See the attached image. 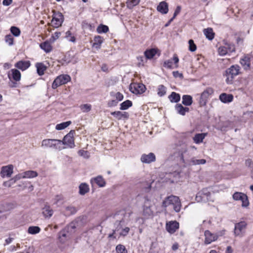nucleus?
Here are the masks:
<instances>
[{
	"label": "nucleus",
	"mask_w": 253,
	"mask_h": 253,
	"mask_svg": "<svg viewBox=\"0 0 253 253\" xmlns=\"http://www.w3.org/2000/svg\"><path fill=\"white\" fill-rule=\"evenodd\" d=\"M240 70V67L237 64L233 65L227 68L223 74V76L226 77V83L228 84H232L235 77L241 73Z\"/></svg>",
	"instance_id": "f257e3e1"
},
{
	"label": "nucleus",
	"mask_w": 253,
	"mask_h": 253,
	"mask_svg": "<svg viewBox=\"0 0 253 253\" xmlns=\"http://www.w3.org/2000/svg\"><path fill=\"white\" fill-rule=\"evenodd\" d=\"M124 221H116L115 223V229L113 230L112 234L108 236L109 238H116L117 236H126L128 233L130 229L129 227H125L124 225Z\"/></svg>",
	"instance_id": "f03ea898"
},
{
	"label": "nucleus",
	"mask_w": 253,
	"mask_h": 253,
	"mask_svg": "<svg viewBox=\"0 0 253 253\" xmlns=\"http://www.w3.org/2000/svg\"><path fill=\"white\" fill-rule=\"evenodd\" d=\"M169 205L173 206V209L176 212H179L181 209V203L178 197L173 195L167 197L163 202V207L166 208Z\"/></svg>",
	"instance_id": "7ed1b4c3"
},
{
	"label": "nucleus",
	"mask_w": 253,
	"mask_h": 253,
	"mask_svg": "<svg viewBox=\"0 0 253 253\" xmlns=\"http://www.w3.org/2000/svg\"><path fill=\"white\" fill-rule=\"evenodd\" d=\"M62 141L55 139H45L42 141L41 146L45 148H52L56 150H61Z\"/></svg>",
	"instance_id": "20e7f679"
},
{
	"label": "nucleus",
	"mask_w": 253,
	"mask_h": 253,
	"mask_svg": "<svg viewBox=\"0 0 253 253\" xmlns=\"http://www.w3.org/2000/svg\"><path fill=\"white\" fill-rule=\"evenodd\" d=\"M187 152V150L185 149L180 155V160L182 162L186 165L194 166V165H204L206 163V160L205 159H197L196 157H193L190 160H186L184 159V154Z\"/></svg>",
	"instance_id": "39448f33"
},
{
	"label": "nucleus",
	"mask_w": 253,
	"mask_h": 253,
	"mask_svg": "<svg viewBox=\"0 0 253 253\" xmlns=\"http://www.w3.org/2000/svg\"><path fill=\"white\" fill-rule=\"evenodd\" d=\"M70 80L71 78L68 75H60L54 80L52 84V87L53 89H56L58 86L67 83Z\"/></svg>",
	"instance_id": "423d86ee"
},
{
	"label": "nucleus",
	"mask_w": 253,
	"mask_h": 253,
	"mask_svg": "<svg viewBox=\"0 0 253 253\" xmlns=\"http://www.w3.org/2000/svg\"><path fill=\"white\" fill-rule=\"evenodd\" d=\"M129 89L133 94H141L145 91L146 88L143 84L132 83L130 84Z\"/></svg>",
	"instance_id": "0eeeda50"
},
{
	"label": "nucleus",
	"mask_w": 253,
	"mask_h": 253,
	"mask_svg": "<svg viewBox=\"0 0 253 253\" xmlns=\"http://www.w3.org/2000/svg\"><path fill=\"white\" fill-rule=\"evenodd\" d=\"M211 195L207 189H203L197 194L196 199L198 202H207L211 200Z\"/></svg>",
	"instance_id": "6e6552de"
},
{
	"label": "nucleus",
	"mask_w": 253,
	"mask_h": 253,
	"mask_svg": "<svg viewBox=\"0 0 253 253\" xmlns=\"http://www.w3.org/2000/svg\"><path fill=\"white\" fill-rule=\"evenodd\" d=\"M75 133V130H71L64 137L63 140L62 141V144L66 145L70 148H74L75 146L73 137Z\"/></svg>",
	"instance_id": "1a4fd4ad"
},
{
	"label": "nucleus",
	"mask_w": 253,
	"mask_h": 253,
	"mask_svg": "<svg viewBox=\"0 0 253 253\" xmlns=\"http://www.w3.org/2000/svg\"><path fill=\"white\" fill-rule=\"evenodd\" d=\"M64 21V16L59 12H53V17L51 21L52 26L55 28H58L62 25Z\"/></svg>",
	"instance_id": "9d476101"
},
{
	"label": "nucleus",
	"mask_w": 253,
	"mask_h": 253,
	"mask_svg": "<svg viewBox=\"0 0 253 253\" xmlns=\"http://www.w3.org/2000/svg\"><path fill=\"white\" fill-rule=\"evenodd\" d=\"M232 197L233 199L235 201H241L243 207H247L249 205L248 198L246 194L241 192H236L234 193Z\"/></svg>",
	"instance_id": "9b49d317"
},
{
	"label": "nucleus",
	"mask_w": 253,
	"mask_h": 253,
	"mask_svg": "<svg viewBox=\"0 0 253 253\" xmlns=\"http://www.w3.org/2000/svg\"><path fill=\"white\" fill-rule=\"evenodd\" d=\"M247 225L245 221H241L236 223L234 227V235L236 236H242L245 232Z\"/></svg>",
	"instance_id": "f8f14e48"
},
{
	"label": "nucleus",
	"mask_w": 253,
	"mask_h": 253,
	"mask_svg": "<svg viewBox=\"0 0 253 253\" xmlns=\"http://www.w3.org/2000/svg\"><path fill=\"white\" fill-rule=\"evenodd\" d=\"M251 63H253V56L251 55H246L240 60V63L245 70H249Z\"/></svg>",
	"instance_id": "ddd939ff"
},
{
	"label": "nucleus",
	"mask_w": 253,
	"mask_h": 253,
	"mask_svg": "<svg viewBox=\"0 0 253 253\" xmlns=\"http://www.w3.org/2000/svg\"><path fill=\"white\" fill-rule=\"evenodd\" d=\"M179 58L176 54H174L172 60L169 59L166 60L164 63V66L169 69L178 67V63Z\"/></svg>",
	"instance_id": "4468645a"
},
{
	"label": "nucleus",
	"mask_w": 253,
	"mask_h": 253,
	"mask_svg": "<svg viewBox=\"0 0 253 253\" xmlns=\"http://www.w3.org/2000/svg\"><path fill=\"white\" fill-rule=\"evenodd\" d=\"M153 206L149 203H145L143 209V215L146 218L152 217L154 215V211L152 209Z\"/></svg>",
	"instance_id": "2eb2a0df"
},
{
	"label": "nucleus",
	"mask_w": 253,
	"mask_h": 253,
	"mask_svg": "<svg viewBox=\"0 0 253 253\" xmlns=\"http://www.w3.org/2000/svg\"><path fill=\"white\" fill-rule=\"evenodd\" d=\"M179 223L176 221H170L167 222L166 228L169 233L173 234L179 228Z\"/></svg>",
	"instance_id": "dca6fc26"
},
{
	"label": "nucleus",
	"mask_w": 253,
	"mask_h": 253,
	"mask_svg": "<svg viewBox=\"0 0 253 253\" xmlns=\"http://www.w3.org/2000/svg\"><path fill=\"white\" fill-rule=\"evenodd\" d=\"M13 166L12 165H9L1 167L0 175L2 177H10L13 173Z\"/></svg>",
	"instance_id": "f3484780"
},
{
	"label": "nucleus",
	"mask_w": 253,
	"mask_h": 253,
	"mask_svg": "<svg viewBox=\"0 0 253 253\" xmlns=\"http://www.w3.org/2000/svg\"><path fill=\"white\" fill-rule=\"evenodd\" d=\"M38 175V174L36 171L27 170L16 175L15 178L17 179L20 178H32L36 177Z\"/></svg>",
	"instance_id": "a211bd4d"
},
{
	"label": "nucleus",
	"mask_w": 253,
	"mask_h": 253,
	"mask_svg": "<svg viewBox=\"0 0 253 253\" xmlns=\"http://www.w3.org/2000/svg\"><path fill=\"white\" fill-rule=\"evenodd\" d=\"M205 243L206 244H210L211 242L217 240L218 236L216 234L211 233L209 230H206L205 232Z\"/></svg>",
	"instance_id": "6ab92c4d"
},
{
	"label": "nucleus",
	"mask_w": 253,
	"mask_h": 253,
	"mask_svg": "<svg viewBox=\"0 0 253 253\" xmlns=\"http://www.w3.org/2000/svg\"><path fill=\"white\" fill-rule=\"evenodd\" d=\"M156 157L154 153H150L148 154H143L141 157V161L143 163L149 164L155 162Z\"/></svg>",
	"instance_id": "aec40b11"
},
{
	"label": "nucleus",
	"mask_w": 253,
	"mask_h": 253,
	"mask_svg": "<svg viewBox=\"0 0 253 253\" xmlns=\"http://www.w3.org/2000/svg\"><path fill=\"white\" fill-rule=\"evenodd\" d=\"M31 65L30 61L20 60L16 63L14 66L19 70L25 71Z\"/></svg>",
	"instance_id": "412c9836"
},
{
	"label": "nucleus",
	"mask_w": 253,
	"mask_h": 253,
	"mask_svg": "<svg viewBox=\"0 0 253 253\" xmlns=\"http://www.w3.org/2000/svg\"><path fill=\"white\" fill-rule=\"evenodd\" d=\"M111 114L118 120H126L129 117L128 113L126 112L117 111L111 112Z\"/></svg>",
	"instance_id": "4be33fe9"
},
{
	"label": "nucleus",
	"mask_w": 253,
	"mask_h": 253,
	"mask_svg": "<svg viewBox=\"0 0 253 253\" xmlns=\"http://www.w3.org/2000/svg\"><path fill=\"white\" fill-rule=\"evenodd\" d=\"M42 214L45 218H49L53 214V211L48 205H45L42 208Z\"/></svg>",
	"instance_id": "5701e85b"
},
{
	"label": "nucleus",
	"mask_w": 253,
	"mask_h": 253,
	"mask_svg": "<svg viewBox=\"0 0 253 253\" xmlns=\"http://www.w3.org/2000/svg\"><path fill=\"white\" fill-rule=\"evenodd\" d=\"M10 72L11 74H8V75L9 79L12 78L16 82H18L21 80V75L19 70L16 69H12L10 70Z\"/></svg>",
	"instance_id": "b1692460"
},
{
	"label": "nucleus",
	"mask_w": 253,
	"mask_h": 253,
	"mask_svg": "<svg viewBox=\"0 0 253 253\" xmlns=\"http://www.w3.org/2000/svg\"><path fill=\"white\" fill-rule=\"evenodd\" d=\"M93 182L95 183L100 187H104L106 185L105 180L101 175H98L96 177L91 178L90 180V183L92 184Z\"/></svg>",
	"instance_id": "393cba45"
},
{
	"label": "nucleus",
	"mask_w": 253,
	"mask_h": 253,
	"mask_svg": "<svg viewBox=\"0 0 253 253\" xmlns=\"http://www.w3.org/2000/svg\"><path fill=\"white\" fill-rule=\"evenodd\" d=\"M219 99L224 103H229L233 101V96L231 94L222 93L219 95Z\"/></svg>",
	"instance_id": "a878e982"
},
{
	"label": "nucleus",
	"mask_w": 253,
	"mask_h": 253,
	"mask_svg": "<svg viewBox=\"0 0 253 253\" xmlns=\"http://www.w3.org/2000/svg\"><path fill=\"white\" fill-rule=\"evenodd\" d=\"M157 10L162 14H167L168 12V4L163 1L161 2L157 7Z\"/></svg>",
	"instance_id": "bb28decb"
},
{
	"label": "nucleus",
	"mask_w": 253,
	"mask_h": 253,
	"mask_svg": "<svg viewBox=\"0 0 253 253\" xmlns=\"http://www.w3.org/2000/svg\"><path fill=\"white\" fill-rule=\"evenodd\" d=\"M175 110L176 112L180 115L184 116L186 112L189 111V109L188 107H183L181 104H177L175 105Z\"/></svg>",
	"instance_id": "cd10ccee"
},
{
	"label": "nucleus",
	"mask_w": 253,
	"mask_h": 253,
	"mask_svg": "<svg viewBox=\"0 0 253 253\" xmlns=\"http://www.w3.org/2000/svg\"><path fill=\"white\" fill-rule=\"evenodd\" d=\"M37 73L39 76H42L44 74V71L46 70V66L42 63H37L36 64Z\"/></svg>",
	"instance_id": "c85d7f7f"
},
{
	"label": "nucleus",
	"mask_w": 253,
	"mask_h": 253,
	"mask_svg": "<svg viewBox=\"0 0 253 253\" xmlns=\"http://www.w3.org/2000/svg\"><path fill=\"white\" fill-rule=\"evenodd\" d=\"M94 42L92 46L96 49H99L100 48L101 45L103 42V39L101 36H97L94 37Z\"/></svg>",
	"instance_id": "c756f323"
},
{
	"label": "nucleus",
	"mask_w": 253,
	"mask_h": 253,
	"mask_svg": "<svg viewBox=\"0 0 253 253\" xmlns=\"http://www.w3.org/2000/svg\"><path fill=\"white\" fill-rule=\"evenodd\" d=\"M40 47L46 53L50 52L52 49L50 43L48 41L41 43L40 44Z\"/></svg>",
	"instance_id": "7c9ffc66"
},
{
	"label": "nucleus",
	"mask_w": 253,
	"mask_h": 253,
	"mask_svg": "<svg viewBox=\"0 0 253 253\" xmlns=\"http://www.w3.org/2000/svg\"><path fill=\"white\" fill-rule=\"evenodd\" d=\"M203 32L206 37L208 40L211 41L214 38V33H213L211 28H208L207 29H205L203 31Z\"/></svg>",
	"instance_id": "2f4dec72"
},
{
	"label": "nucleus",
	"mask_w": 253,
	"mask_h": 253,
	"mask_svg": "<svg viewBox=\"0 0 253 253\" xmlns=\"http://www.w3.org/2000/svg\"><path fill=\"white\" fill-rule=\"evenodd\" d=\"M206 135L207 133H197L195 134L193 137L194 142L196 144L202 142Z\"/></svg>",
	"instance_id": "473e14b6"
},
{
	"label": "nucleus",
	"mask_w": 253,
	"mask_h": 253,
	"mask_svg": "<svg viewBox=\"0 0 253 253\" xmlns=\"http://www.w3.org/2000/svg\"><path fill=\"white\" fill-rule=\"evenodd\" d=\"M89 190L88 185L85 183H83L79 186V193L81 195H84Z\"/></svg>",
	"instance_id": "72a5a7b5"
},
{
	"label": "nucleus",
	"mask_w": 253,
	"mask_h": 253,
	"mask_svg": "<svg viewBox=\"0 0 253 253\" xmlns=\"http://www.w3.org/2000/svg\"><path fill=\"white\" fill-rule=\"evenodd\" d=\"M158 50L155 48L146 50L144 52L145 56L147 59L152 58L157 53Z\"/></svg>",
	"instance_id": "f704fd0d"
},
{
	"label": "nucleus",
	"mask_w": 253,
	"mask_h": 253,
	"mask_svg": "<svg viewBox=\"0 0 253 253\" xmlns=\"http://www.w3.org/2000/svg\"><path fill=\"white\" fill-rule=\"evenodd\" d=\"M193 100L191 96L189 95H184L182 96V103L185 106H190L192 104Z\"/></svg>",
	"instance_id": "c9c22d12"
},
{
	"label": "nucleus",
	"mask_w": 253,
	"mask_h": 253,
	"mask_svg": "<svg viewBox=\"0 0 253 253\" xmlns=\"http://www.w3.org/2000/svg\"><path fill=\"white\" fill-rule=\"evenodd\" d=\"M169 98L171 102L177 103L180 100V96L178 93L172 92L171 94L169 96Z\"/></svg>",
	"instance_id": "e433bc0d"
},
{
	"label": "nucleus",
	"mask_w": 253,
	"mask_h": 253,
	"mask_svg": "<svg viewBox=\"0 0 253 253\" xmlns=\"http://www.w3.org/2000/svg\"><path fill=\"white\" fill-rule=\"evenodd\" d=\"M77 211V209L74 206H69L65 207V213L67 215L74 214Z\"/></svg>",
	"instance_id": "4c0bfd02"
},
{
	"label": "nucleus",
	"mask_w": 253,
	"mask_h": 253,
	"mask_svg": "<svg viewBox=\"0 0 253 253\" xmlns=\"http://www.w3.org/2000/svg\"><path fill=\"white\" fill-rule=\"evenodd\" d=\"M132 105V102L129 100H126L120 104V109L121 110H125L131 107Z\"/></svg>",
	"instance_id": "58836bf2"
},
{
	"label": "nucleus",
	"mask_w": 253,
	"mask_h": 253,
	"mask_svg": "<svg viewBox=\"0 0 253 253\" xmlns=\"http://www.w3.org/2000/svg\"><path fill=\"white\" fill-rule=\"evenodd\" d=\"M213 93L212 88L208 87L205 89L201 94V95L203 98L207 99L209 96Z\"/></svg>",
	"instance_id": "ea45409f"
},
{
	"label": "nucleus",
	"mask_w": 253,
	"mask_h": 253,
	"mask_svg": "<svg viewBox=\"0 0 253 253\" xmlns=\"http://www.w3.org/2000/svg\"><path fill=\"white\" fill-rule=\"evenodd\" d=\"M41 231V228L39 226H32L28 228V232L30 234H36L39 233Z\"/></svg>",
	"instance_id": "a19ab883"
},
{
	"label": "nucleus",
	"mask_w": 253,
	"mask_h": 253,
	"mask_svg": "<svg viewBox=\"0 0 253 253\" xmlns=\"http://www.w3.org/2000/svg\"><path fill=\"white\" fill-rule=\"evenodd\" d=\"M71 124V121H67L66 122H63L59 124H57L55 128L57 130H62L63 129L67 127H68L70 124Z\"/></svg>",
	"instance_id": "79ce46f5"
},
{
	"label": "nucleus",
	"mask_w": 253,
	"mask_h": 253,
	"mask_svg": "<svg viewBox=\"0 0 253 253\" xmlns=\"http://www.w3.org/2000/svg\"><path fill=\"white\" fill-rule=\"evenodd\" d=\"M166 92L167 88L164 85L161 84L158 86L157 94L159 96L161 97L165 95Z\"/></svg>",
	"instance_id": "37998d69"
},
{
	"label": "nucleus",
	"mask_w": 253,
	"mask_h": 253,
	"mask_svg": "<svg viewBox=\"0 0 253 253\" xmlns=\"http://www.w3.org/2000/svg\"><path fill=\"white\" fill-rule=\"evenodd\" d=\"M109 31V28L107 26L104 25H100L97 28L98 33H106Z\"/></svg>",
	"instance_id": "c03bdc74"
},
{
	"label": "nucleus",
	"mask_w": 253,
	"mask_h": 253,
	"mask_svg": "<svg viewBox=\"0 0 253 253\" xmlns=\"http://www.w3.org/2000/svg\"><path fill=\"white\" fill-rule=\"evenodd\" d=\"M67 231L64 229L61 230L59 233V238L60 239V242L64 243L65 241L66 238L67 237Z\"/></svg>",
	"instance_id": "a18cd8bd"
},
{
	"label": "nucleus",
	"mask_w": 253,
	"mask_h": 253,
	"mask_svg": "<svg viewBox=\"0 0 253 253\" xmlns=\"http://www.w3.org/2000/svg\"><path fill=\"white\" fill-rule=\"evenodd\" d=\"M139 2V0H127L126 5L128 8L131 9L134 6L137 5Z\"/></svg>",
	"instance_id": "49530a36"
},
{
	"label": "nucleus",
	"mask_w": 253,
	"mask_h": 253,
	"mask_svg": "<svg viewBox=\"0 0 253 253\" xmlns=\"http://www.w3.org/2000/svg\"><path fill=\"white\" fill-rule=\"evenodd\" d=\"M10 32L15 37H18L21 33L20 29L18 27L15 26H12L10 28Z\"/></svg>",
	"instance_id": "de8ad7c7"
},
{
	"label": "nucleus",
	"mask_w": 253,
	"mask_h": 253,
	"mask_svg": "<svg viewBox=\"0 0 253 253\" xmlns=\"http://www.w3.org/2000/svg\"><path fill=\"white\" fill-rule=\"evenodd\" d=\"M117 253H127L125 247L122 245H118L116 248Z\"/></svg>",
	"instance_id": "09e8293b"
},
{
	"label": "nucleus",
	"mask_w": 253,
	"mask_h": 253,
	"mask_svg": "<svg viewBox=\"0 0 253 253\" xmlns=\"http://www.w3.org/2000/svg\"><path fill=\"white\" fill-rule=\"evenodd\" d=\"M189 50L191 52L195 51L197 49L196 45L194 43L193 40H190L188 42Z\"/></svg>",
	"instance_id": "8fccbe9b"
},
{
	"label": "nucleus",
	"mask_w": 253,
	"mask_h": 253,
	"mask_svg": "<svg viewBox=\"0 0 253 253\" xmlns=\"http://www.w3.org/2000/svg\"><path fill=\"white\" fill-rule=\"evenodd\" d=\"M218 52L219 55H225L228 53L227 47L226 46H220L218 48Z\"/></svg>",
	"instance_id": "3c124183"
},
{
	"label": "nucleus",
	"mask_w": 253,
	"mask_h": 253,
	"mask_svg": "<svg viewBox=\"0 0 253 253\" xmlns=\"http://www.w3.org/2000/svg\"><path fill=\"white\" fill-rule=\"evenodd\" d=\"M14 38L11 35H8L5 37V41L9 45L13 44Z\"/></svg>",
	"instance_id": "603ef678"
},
{
	"label": "nucleus",
	"mask_w": 253,
	"mask_h": 253,
	"mask_svg": "<svg viewBox=\"0 0 253 253\" xmlns=\"http://www.w3.org/2000/svg\"><path fill=\"white\" fill-rule=\"evenodd\" d=\"M81 109L83 112H88L91 108V106L90 104H85L81 106Z\"/></svg>",
	"instance_id": "864d4df0"
},
{
	"label": "nucleus",
	"mask_w": 253,
	"mask_h": 253,
	"mask_svg": "<svg viewBox=\"0 0 253 253\" xmlns=\"http://www.w3.org/2000/svg\"><path fill=\"white\" fill-rule=\"evenodd\" d=\"M181 9V7L180 6L178 5L176 7V9L173 14V17L169 20V23H171L173 19L175 18V17L180 13Z\"/></svg>",
	"instance_id": "5fc2aeb1"
},
{
	"label": "nucleus",
	"mask_w": 253,
	"mask_h": 253,
	"mask_svg": "<svg viewBox=\"0 0 253 253\" xmlns=\"http://www.w3.org/2000/svg\"><path fill=\"white\" fill-rule=\"evenodd\" d=\"M78 154L80 156H83L85 158H88L89 157L88 152L87 151L80 150L78 151Z\"/></svg>",
	"instance_id": "6e6d98bb"
},
{
	"label": "nucleus",
	"mask_w": 253,
	"mask_h": 253,
	"mask_svg": "<svg viewBox=\"0 0 253 253\" xmlns=\"http://www.w3.org/2000/svg\"><path fill=\"white\" fill-rule=\"evenodd\" d=\"M227 47L228 53V52H232L235 51V47L234 44H226V46Z\"/></svg>",
	"instance_id": "4d7b16f0"
},
{
	"label": "nucleus",
	"mask_w": 253,
	"mask_h": 253,
	"mask_svg": "<svg viewBox=\"0 0 253 253\" xmlns=\"http://www.w3.org/2000/svg\"><path fill=\"white\" fill-rule=\"evenodd\" d=\"M118 103V101L116 100H112L110 101H109L108 102V106L109 107H112L114 106H116L117 105Z\"/></svg>",
	"instance_id": "13d9d810"
},
{
	"label": "nucleus",
	"mask_w": 253,
	"mask_h": 253,
	"mask_svg": "<svg viewBox=\"0 0 253 253\" xmlns=\"http://www.w3.org/2000/svg\"><path fill=\"white\" fill-rule=\"evenodd\" d=\"M146 57H143L142 56L137 57V60L139 61L138 65L140 66L141 65L143 66L144 65V60H146Z\"/></svg>",
	"instance_id": "bf43d9fd"
},
{
	"label": "nucleus",
	"mask_w": 253,
	"mask_h": 253,
	"mask_svg": "<svg viewBox=\"0 0 253 253\" xmlns=\"http://www.w3.org/2000/svg\"><path fill=\"white\" fill-rule=\"evenodd\" d=\"M115 96L118 101H122L124 98V95L120 92H117Z\"/></svg>",
	"instance_id": "052dcab7"
},
{
	"label": "nucleus",
	"mask_w": 253,
	"mask_h": 253,
	"mask_svg": "<svg viewBox=\"0 0 253 253\" xmlns=\"http://www.w3.org/2000/svg\"><path fill=\"white\" fill-rule=\"evenodd\" d=\"M246 166L250 169L253 168V161L251 159H248L246 161Z\"/></svg>",
	"instance_id": "680f3d73"
},
{
	"label": "nucleus",
	"mask_w": 253,
	"mask_h": 253,
	"mask_svg": "<svg viewBox=\"0 0 253 253\" xmlns=\"http://www.w3.org/2000/svg\"><path fill=\"white\" fill-rule=\"evenodd\" d=\"M199 103L201 106H205L207 103V99H205V98H203L202 96L201 95L199 101Z\"/></svg>",
	"instance_id": "e2e57ef3"
},
{
	"label": "nucleus",
	"mask_w": 253,
	"mask_h": 253,
	"mask_svg": "<svg viewBox=\"0 0 253 253\" xmlns=\"http://www.w3.org/2000/svg\"><path fill=\"white\" fill-rule=\"evenodd\" d=\"M61 35V33L59 32H56L52 35V38L53 39V41L58 39Z\"/></svg>",
	"instance_id": "0e129e2a"
},
{
	"label": "nucleus",
	"mask_w": 253,
	"mask_h": 253,
	"mask_svg": "<svg viewBox=\"0 0 253 253\" xmlns=\"http://www.w3.org/2000/svg\"><path fill=\"white\" fill-rule=\"evenodd\" d=\"M55 203L58 204L60 201L63 200V197L61 195H57L55 198Z\"/></svg>",
	"instance_id": "69168bd1"
},
{
	"label": "nucleus",
	"mask_w": 253,
	"mask_h": 253,
	"mask_svg": "<svg viewBox=\"0 0 253 253\" xmlns=\"http://www.w3.org/2000/svg\"><path fill=\"white\" fill-rule=\"evenodd\" d=\"M172 74L174 77L181 78L183 77L182 74L181 73H179L178 71H173Z\"/></svg>",
	"instance_id": "338daca9"
},
{
	"label": "nucleus",
	"mask_w": 253,
	"mask_h": 253,
	"mask_svg": "<svg viewBox=\"0 0 253 253\" xmlns=\"http://www.w3.org/2000/svg\"><path fill=\"white\" fill-rule=\"evenodd\" d=\"M12 2V0H3L2 1V4L5 6L9 5Z\"/></svg>",
	"instance_id": "774afa93"
}]
</instances>
